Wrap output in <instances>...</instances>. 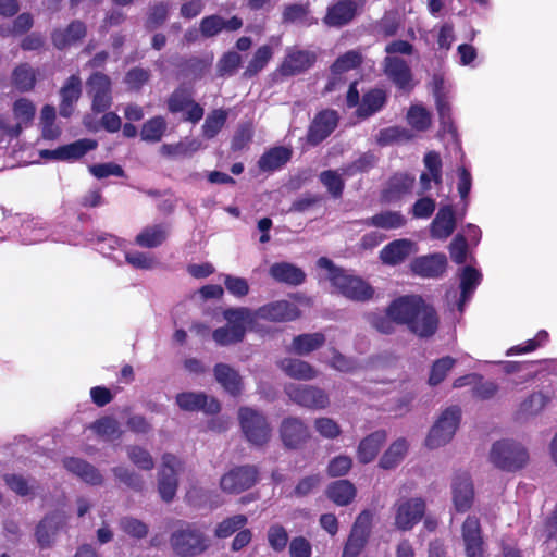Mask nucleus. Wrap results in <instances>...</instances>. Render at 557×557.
Segmentation results:
<instances>
[{
	"label": "nucleus",
	"instance_id": "1",
	"mask_svg": "<svg viewBox=\"0 0 557 557\" xmlns=\"http://www.w3.org/2000/svg\"><path fill=\"white\" fill-rule=\"evenodd\" d=\"M391 313L401 325L421 338L433 336L438 329V315L433 306L421 296H400L391 301Z\"/></svg>",
	"mask_w": 557,
	"mask_h": 557
},
{
	"label": "nucleus",
	"instance_id": "2",
	"mask_svg": "<svg viewBox=\"0 0 557 557\" xmlns=\"http://www.w3.org/2000/svg\"><path fill=\"white\" fill-rule=\"evenodd\" d=\"M318 265L329 271V280L341 295L352 301L366 302L373 298L374 288L363 278L350 275L344 269L336 267L326 257L318 260Z\"/></svg>",
	"mask_w": 557,
	"mask_h": 557
},
{
	"label": "nucleus",
	"instance_id": "3",
	"mask_svg": "<svg viewBox=\"0 0 557 557\" xmlns=\"http://www.w3.org/2000/svg\"><path fill=\"white\" fill-rule=\"evenodd\" d=\"M170 545L178 557H196L209 549L211 541L195 523L185 522L171 534Z\"/></svg>",
	"mask_w": 557,
	"mask_h": 557
},
{
	"label": "nucleus",
	"instance_id": "4",
	"mask_svg": "<svg viewBox=\"0 0 557 557\" xmlns=\"http://www.w3.org/2000/svg\"><path fill=\"white\" fill-rule=\"evenodd\" d=\"M227 321L226 326L218 327L212 332L213 341L220 346H228L244 341L247 326L252 327L250 308H227L222 312Z\"/></svg>",
	"mask_w": 557,
	"mask_h": 557
},
{
	"label": "nucleus",
	"instance_id": "5",
	"mask_svg": "<svg viewBox=\"0 0 557 557\" xmlns=\"http://www.w3.org/2000/svg\"><path fill=\"white\" fill-rule=\"evenodd\" d=\"M529 460L528 450L511 440H502L493 444L490 461L498 469L513 472L522 469Z\"/></svg>",
	"mask_w": 557,
	"mask_h": 557
},
{
	"label": "nucleus",
	"instance_id": "6",
	"mask_svg": "<svg viewBox=\"0 0 557 557\" xmlns=\"http://www.w3.org/2000/svg\"><path fill=\"white\" fill-rule=\"evenodd\" d=\"M166 109L171 114L184 113L183 121L197 124L205 114V109L194 99L191 88L184 85L176 87L166 99Z\"/></svg>",
	"mask_w": 557,
	"mask_h": 557
},
{
	"label": "nucleus",
	"instance_id": "7",
	"mask_svg": "<svg viewBox=\"0 0 557 557\" xmlns=\"http://www.w3.org/2000/svg\"><path fill=\"white\" fill-rule=\"evenodd\" d=\"M461 419V409L458 406L446 408L431 428L425 445L431 448H438L447 444L456 433Z\"/></svg>",
	"mask_w": 557,
	"mask_h": 557
},
{
	"label": "nucleus",
	"instance_id": "8",
	"mask_svg": "<svg viewBox=\"0 0 557 557\" xmlns=\"http://www.w3.org/2000/svg\"><path fill=\"white\" fill-rule=\"evenodd\" d=\"M238 419L246 440L255 446L265 445L271 437V426L267 418L259 411L242 407Z\"/></svg>",
	"mask_w": 557,
	"mask_h": 557
},
{
	"label": "nucleus",
	"instance_id": "9",
	"mask_svg": "<svg viewBox=\"0 0 557 557\" xmlns=\"http://www.w3.org/2000/svg\"><path fill=\"white\" fill-rule=\"evenodd\" d=\"M373 513L362 510L351 525L341 557H358L367 546L372 532Z\"/></svg>",
	"mask_w": 557,
	"mask_h": 557
},
{
	"label": "nucleus",
	"instance_id": "10",
	"mask_svg": "<svg viewBox=\"0 0 557 557\" xmlns=\"http://www.w3.org/2000/svg\"><path fill=\"white\" fill-rule=\"evenodd\" d=\"M259 480V469L252 465L235 466L220 479L223 493L237 495L253 487Z\"/></svg>",
	"mask_w": 557,
	"mask_h": 557
},
{
	"label": "nucleus",
	"instance_id": "11",
	"mask_svg": "<svg viewBox=\"0 0 557 557\" xmlns=\"http://www.w3.org/2000/svg\"><path fill=\"white\" fill-rule=\"evenodd\" d=\"M300 315L301 311L298 306L285 299L268 302L256 310L250 309L252 326L259 319L274 323H284L295 321Z\"/></svg>",
	"mask_w": 557,
	"mask_h": 557
},
{
	"label": "nucleus",
	"instance_id": "12",
	"mask_svg": "<svg viewBox=\"0 0 557 557\" xmlns=\"http://www.w3.org/2000/svg\"><path fill=\"white\" fill-rule=\"evenodd\" d=\"M461 539L466 557H490L480 519L468 516L461 524Z\"/></svg>",
	"mask_w": 557,
	"mask_h": 557
},
{
	"label": "nucleus",
	"instance_id": "13",
	"mask_svg": "<svg viewBox=\"0 0 557 557\" xmlns=\"http://www.w3.org/2000/svg\"><path fill=\"white\" fill-rule=\"evenodd\" d=\"M288 398L300 407L320 410L330 405V397L325 391L312 385L289 384L285 387Z\"/></svg>",
	"mask_w": 557,
	"mask_h": 557
},
{
	"label": "nucleus",
	"instance_id": "14",
	"mask_svg": "<svg viewBox=\"0 0 557 557\" xmlns=\"http://www.w3.org/2000/svg\"><path fill=\"white\" fill-rule=\"evenodd\" d=\"M362 5L361 0H333L327 5L322 22L332 28L345 27L356 18Z\"/></svg>",
	"mask_w": 557,
	"mask_h": 557
},
{
	"label": "nucleus",
	"instance_id": "15",
	"mask_svg": "<svg viewBox=\"0 0 557 557\" xmlns=\"http://www.w3.org/2000/svg\"><path fill=\"white\" fill-rule=\"evenodd\" d=\"M182 461L173 454L165 453L162 456V465L158 476V491L165 503L174 499L178 486L177 471Z\"/></svg>",
	"mask_w": 557,
	"mask_h": 557
},
{
	"label": "nucleus",
	"instance_id": "16",
	"mask_svg": "<svg viewBox=\"0 0 557 557\" xmlns=\"http://www.w3.org/2000/svg\"><path fill=\"white\" fill-rule=\"evenodd\" d=\"M87 92L91 98V110L102 113L112 106V83L110 77L102 72L92 73L87 82Z\"/></svg>",
	"mask_w": 557,
	"mask_h": 557
},
{
	"label": "nucleus",
	"instance_id": "17",
	"mask_svg": "<svg viewBox=\"0 0 557 557\" xmlns=\"http://www.w3.org/2000/svg\"><path fill=\"white\" fill-rule=\"evenodd\" d=\"M394 524L396 529L400 531H410L423 518L426 504L423 498L414 497L398 500L394 505Z\"/></svg>",
	"mask_w": 557,
	"mask_h": 557
},
{
	"label": "nucleus",
	"instance_id": "18",
	"mask_svg": "<svg viewBox=\"0 0 557 557\" xmlns=\"http://www.w3.org/2000/svg\"><path fill=\"white\" fill-rule=\"evenodd\" d=\"M280 438L287 449L301 448L311 437L308 425L298 417H286L278 428Z\"/></svg>",
	"mask_w": 557,
	"mask_h": 557
},
{
	"label": "nucleus",
	"instance_id": "19",
	"mask_svg": "<svg viewBox=\"0 0 557 557\" xmlns=\"http://www.w3.org/2000/svg\"><path fill=\"white\" fill-rule=\"evenodd\" d=\"M383 71L398 90L410 94L414 88L413 74L408 63L399 58L387 55L383 61Z\"/></svg>",
	"mask_w": 557,
	"mask_h": 557
},
{
	"label": "nucleus",
	"instance_id": "20",
	"mask_svg": "<svg viewBox=\"0 0 557 557\" xmlns=\"http://www.w3.org/2000/svg\"><path fill=\"white\" fill-rule=\"evenodd\" d=\"M338 125V114L335 110L325 109L315 114L308 133L307 140L317 146L326 139Z\"/></svg>",
	"mask_w": 557,
	"mask_h": 557
},
{
	"label": "nucleus",
	"instance_id": "21",
	"mask_svg": "<svg viewBox=\"0 0 557 557\" xmlns=\"http://www.w3.org/2000/svg\"><path fill=\"white\" fill-rule=\"evenodd\" d=\"M451 495L457 512L468 511L474 502V486L468 472H457L451 482Z\"/></svg>",
	"mask_w": 557,
	"mask_h": 557
},
{
	"label": "nucleus",
	"instance_id": "22",
	"mask_svg": "<svg viewBox=\"0 0 557 557\" xmlns=\"http://www.w3.org/2000/svg\"><path fill=\"white\" fill-rule=\"evenodd\" d=\"M414 183V176L409 173L398 172L393 174L381 191V200L386 203L400 200L412 191Z\"/></svg>",
	"mask_w": 557,
	"mask_h": 557
},
{
	"label": "nucleus",
	"instance_id": "23",
	"mask_svg": "<svg viewBox=\"0 0 557 557\" xmlns=\"http://www.w3.org/2000/svg\"><path fill=\"white\" fill-rule=\"evenodd\" d=\"M317 55L309 50L294 49L287 51L278 71L283 76H294L308 71L314 65Z\"/></svg>",
	"mask_w": 557,
	"mask_h": 557
},
{
	"label": "nucleus",
	"instance_id": "24",
	"mask_svg": "<svg viewBox=\"0 0 557 557\" xmlns=\"http://www.w3.org/2000/svg\"><path fill=\"white\" fill-rule=\"evenodd\" d=\"M66 522L62 511H53L46 515L37 524L35 536L40 548H48L52 545L54 536Z\"/></svg>",
	"mask_w": 557,
	"mask_h": 557
},
{
	"label": "nucleus",
	"instance_id": "25",
	"mask_svg": "<svg viewBox=\"0 0 557 557\" xmlns=\"http://www.w3.org/2000/svg\"><path fill=\"white\" fill-rule=\"evenodd\" d=\"M86 35V24L81 20H74L64 28H54L51 32V41L55 49L64 50L81 42Z\"/></svg>",
	"mask_w": 557,
	"mask_h": 557
},
{
	"label": "nucleus",
	"instance_id": "26",
	"mask_svg": "<svg viewBox=\"0 0 557 557\" xmlns=\"http://www.w3.org/2000/svg\"><path fill=\"white\" fill-rule=\"evenodd\" d=\"M176 404L185 411H203L209 414H215L221 410L218 399L209 398L205 393H180L176 396Z\"/></svg>",
	"mask_w": 557,
	"mask_h": 557
},
{
	"label": "nucleus",
	"instance_id": "27",
	"mask_svg": "<svg viewBox=\"0 0 557 557\" xmlns=\"http://www.w3.org/2000/svg\"><path fill=\"white\" fill-rule=\"evenodd\" d=\"M447 268V258L444 253H432L414 258L410 263L413 274L421 277H440Z\"/></svg>",
	"mask_w": 557,
	"mask_h": 557
},
{
	"label": "nucleus",
	"instance_id": "28",
	"mask_svg": "<svg viewBox=\"0 0 557 557\" xmlns=\"http://www.w3.org/2000/svg\"><path fill=\"white\" fill-rule=\"evenodd\" d=\"M243 27V20L234 15L228 20L223 18L219 14L205 16L200 21L199 30L202 37L212 38L222 30L236 32Z\"/></svg>",
	"mask_w": 557,
	"mask_h": 557
},
{
	"label": "nucleus",
	"instance_id": "29",
	"mask_svg": "<svg viewBox=\"0 0 557 557\" xmlns=\"http://www.w3.org/2000/svg\"><path fill=\"white\" fill-rule=\"evenodd\" d=\"M281 23L285 26L299 25L310 27L317 24V18L311 14L310 3H287L282 9Z\"/></svg>",
	"mask_w": 557,
	"mask_h": 557
},
{
	"label": "nucleus",
	"instance_id": "30",
	"mask_svg": "<svg viewBox=\"0 0 557 557\" xmlns=\"http://www.w3.org/2000/svg\"><path fill=\"white\" fill-rule=\"evenodd\" d=\"M63 466L89 485L99 486L103 484L104 479L99 469L84 459L67 457L63 460Z\"/></svg>",
	"mask_w": 557,
	"mask_h": 557
},
{
	"label": "nucleus",
	"instance_id": "31",
	"mask_svg": "<svg viewBox=\"0 0 557 557\" xmlns=\"http://www.w3.org/2000/svg\"><path fill=\"white\" fill-rule=\"evenodd\" d=\"M456 228V216L453 206H442L430 226L432 238L446 239Z\"/></svg>",
	"mask_w": 557,
	"mask_h": 557
},
{
	"label": "nucleus",
	"instance_id": "32",
	"mask_svg": "<svg viewBox=\"0 0 557 557\" xmlns=\"http://www.w3.org/2000/svg\"><path fill=\"white\" fill-rule=\"evenodd\" d=\"M387 102V92L383 88H370L363 92L361 102L356 110L359 119L366 120L380 112Z\"/></svg>",
	"mask_w": 557,
	"mask_h": 557
},
{
	"label": "nucleus",
	"instance_id": "33",
	"mask_svg": "<svg viewBox=\"0 0 557 557\" xmlns=\"http://www.w3.org/2000/svg\"><path fill=\"white\" fill-rule=\"evenodd\" d=\"M82 95V81L77 75H71L60 89L61 102L59 113L63 117H70L74 111V104Z\"/></svg>",
	"mask_w": 557,
	"mask_h": 557
},
{
	"label": "nucleus",
	"instance_id": "34",
	"mask_svg": "<svg viewBox=\"0 0 557 557\" xmlns=\"http://www.w3.org/2000/svg\"><path fill=\"white\" fill-rule=\"evenodd\" d=\"M270 276L277 283L298 286L306 280L304 270L289 262H275L269 269Z\"/></svg>",
	"mask_w": 557,
	"mask_h": 557
},
{
	"label": "nucleus",
	"instance_id": "35",
	"mask_svg": "<svg viewBox=\"0 0 557 557\" xmlns=\"http://www.w3.org/2000/svg\"><path fill=\"white\" fill-rule=\"evenodd\" d=\"M216 382L230 395L237 397L243 391V379L238 371L226 363H216L213 368Z\"/></svg>",
	"mask_w": 557,
	"mask_h": 557
},
{
	"label": "nucleus",
	"instance_id": "36",
	"mask_svg": "<svg viewBox=\"0 0 557 557\" xmlns=\"http://www.w3.org/2000/svg\"><path fill=\"white\" fill-rule=\"evenodd\" d=\"M386 437L384 430H377L362 438L357 448L358 461L363 465L373 461L386 442Z\"/></svg>",
	"mask_w": 557,
	"mask_h": 557
},
{
	"label": "nucleus",
	"instance_id": "37",
	"mask_svg": "<svg viewBox=\"0 0 557 557\" xmlns=\"http://www.w3.org/2000/svg\"><path fill=\"white\" fill-rule=\"evenodd\" d=\"M293 156L290 148L276 146L270 148L258 160V168L263 172H274L284 166Z\"/></svg>",
	"mask_w": 557,
	"mask_h": 557
},
{
	"label": "nucleus",
	"instance_id": "38",
	"mask_svg": "<svg viewBox=\"0 0 557 557\" xmlns=\"http://www.w3.org/2000/svg\"><path fill=\"white\" fill-rule=\"evenodd\" d=\"M412 245L409 239H395L381 250L380 258L384 264L397 265L409 257Z\"/></svg>",
	"mask_w": 557,
	"mask_h": 557
},
{
	"label": "nucleus",
	"instance_id": "39",
	"mask_svg": "<svg viewBox=\"0 0 557 557\" xmlns=\"http://www.w3.org/2000/svg\"><path fill=\"white\" fill-rule=\"evenodd\" d=\"M325 341V335L321 332L299 334L293 338L289 350L298 356H307L320 349Z\"/></svg>",
	"mask_w": 557,
	"mask_h": 557
},
{
	"label": "nucleus",
	"instance_id": "40",
	"mask_svg": "<svg viewBox=\"0 0 557 557\" xmlns=\"http://www.w3.org/2000/svg\"><path fill=\"white\" fill-rule=\"evenodd\" d=\"M280 368L287 376L299 381L312 380L318 374V371L309 362L296 358L282 359Z\"/></svg>",
	"mask_w": 557,
	"mask_h": 557
},
{
	"label": "nucleus",
	"instance_id": "41",
	"mask_svg": "<svg viewBox=\"0 0 557 557\" xmlns=\"http://www.w3.org/2000/svg\"><path fill=\"white\" fill-rule=\"evenodd\" d=\"M357 490L348 480L332 482L326 488V496L337 506H347L356 497Z\"/></svg>",
	"mask_w": 557,
	"mask_h": 557
},
{
	"label": "nucleus",
	"instance_id": "42",
	"mask_svg": "<svg viewBox=\"0 0 557 557\" xmlns=\"http://www.w3.org/2000/svg\"><path fill=\"white\" fill-rule=\"evenodd\" d=\"M11 81L16 90L27 92L35 88L37 73L28 63H21L14 67Z\"/></svg>",
	"mask_w": 557,
	"mask_h": 557
},
{
	"label": "nucleus",
	"instance_id": "43",
	"mask_svg": "<svg viewBox=\"0 0 557 557\" xmlns=\"http://www.w3.org/2000/svg\"><path fill=\"white\" fill-rule=\"evenodd\" d=\"M408 451V443L405 438L394 441L382 455L379 467L384 470L396 468L405 458Z\"/></svg>",
	"mask_w": 557,
	"mask_h": 557
},
{
	"label": "nucleus",
	"instance_id": "44",
	"mask_svg": "<svg viewBox=\"0 0 557 557\" xmlns=\"http://www.w3.org/2000/svg\"><path fill=\"white\" fill-rule=\"evenodd\" d=\"M391 304L387 306L385 313L369 312L367 314V321L375 331L381 334L391 335L395 333L396 325L399 324L398 320L395 319V314L391 313Z\"/></svg>",
	"mask_w": 557,
	"mask_h": 557
},
{
	"label": "nucleus",
	"instance_id": "45",
	"mask_svg": "<svg viewBox=\"0 0 557 557\" xmlns=\"http://www.w3.org/2000/svg\"><path fill=\"white\" fill-rule=\"evenodd\" d=\"M273 57V49L269 45H263L259 47L251 60L249 61L248 65L246 66L245 71L243 72V77L246 79L252 78L256 75H258L259 72H261L267 64L270 62V60Z\"/></svg>",
	"mask_w": 557,
	"mask_h": 557
},
{
	"label": "nucleus",
	"instance_id": "46",
	"mask_svg": "<svg viewBox=\"0 0 557 557\" xmlns=\"http://www.w3.org/2000/svg\"><path fill=\"white\" fill-rule=\"evenodd\" d=\"M166 239V230L161 224L145 227L135 238L140 247L156 248Z\"/></svg>",
	"mask_w": 557,
	"mask_h": 557
},
{
	"label": "nucleus",
	"instance_id": "47",
	"mask_svg": "<svg viewBox=\"0 0 557 557\" xmlns=\"http://www.w3.org/2000/svg\"><path fill=\"white\" fill-rule=\"evenodd\" d=\"M12 112L14 119L17 121L15 125H20L22 133L24 127H28L33 124L36 107L29 99L18 98L13 103Z\"/></svg>",
	"mask_w": 557,
	"mask_h": 557
},
{
	"label": "nucleus",
	"instance_id": "48",
	"mask_svg": "<svg viewBox=\"0 0 557 557\" xmlns=\"http://www.w3.org/2000/svg\"><path fill=\"white\" fill-rule=\"evenodd\" d=\"M166 127V121L161 115L148 119L141 126L140 138L147 143H158L165 134Z\"/></svg>",
	"mask_w": 557,
	"mask_h": 557
},
{
	"label": "nucleus",
	"instance_id": "49",
	"mask_svg": "<svg viewBox=\"0 0 557 557\" xmlns=\"http://www.w3.org/2000/svg\"><path fill=\"white\" fill-rule=\"evenodd\" d=\"M210 66V61L198 57L182 58L176 63V67L182 75L199 78L208 72Z\"/></svg>",
	"mask_w": 557,
	"mask_h": 557
},
{
	"label": "nucleus",
	"instance_id": "50",
	"mask_svg": "<svg viewBox=\"0 0 557 557\" xmlns=\"http://www.w3.org/2000/svg\"><path fill=\"white\" fill-rule=\"evenodd\" d=\"M227 111L224 109H214L206 117L201 131L206 139L214 138L224 127L227 121Z\"/></svg>",
	"mask_w": 557,
	"mask_h": 557
},
{
	"label": "nucleus",
	"instance_id": "51",
	"mask_svg": "<svg viewBox=\"0 0 557 557\" xmlns=\"http://www.w3.org/2000/svg\"><path fill=\"white\" fill-rule=\"evenodd\" d=\"M98 143L95 139L83 138L74 143L60 146L62 160H77L84 157L88 151L96 149Z\"/></svg>",
	"mask_w": 557,
	"mask_h": 557
},
{
	"label": "nucleus",
	"instance_id": "52",
	"mask_svg": "<svg viewBox=\"0 0 557 557\" xmlns=\"http://www.w3.org/2000/svg\"><path fill=\"white\" fill-rule=\"evenodd\" d=\"M405 216L397 211H383L371 216L367 221V225H372L375 227L384 228V230H396L403 227L406 224Z\"/></svg>",
	"mask_w": 557,
	"mask_h": 557
},
{
	"label": "nucleus",
	"instance_id": "53",
	"mask_svg": "<svg viewBox=\"0 0 557 557\" xmlns=\"http://www.w3.org/2000/svg\"><path fill=\"white\" fill-rule=\"evenodd\" d=\"M362 54L357 50H349L339 55L331 65V73L334 76L342 75L362 64Z\"/></svg>",
	"mask_w": 557,
	"mask_h": 557
},
{
	"label": "nucleus",
	"instance_id": "54",
	"mask_svg": "<svg viewBox=\"0 0 557 557\" xmlns=\"http://www.w3.org/2000/svg\"><path fill=\"white\" fill-rule=\"evenodd\" d=\"M377 162L376 156L371 152L367 151L362 153L359 158L354 160L352 162L344 165L342 168L343 175L351 177L359 173H367L371 169L375 166Z\"/></svg>",
	"mask_w": 557,
	"mask_h": 557
},
{
	"label": "nucleus",
	"instance_id": "55",
	"mask_svg": "<svg viewBox=\"0 0 557 557\" xmlns=\"http://www.w3.org/2000/svg\"><path fill=\"white\" fill-rule=\"evenodd\" d=\"M320 183L326 188L330 196L334 199L343 197L345 181L335 170H325L319 174Z\"/></svg>",
	"mask_w": 557,
	"mask_h": 557
},
{
	"label": "nucleus",
	"instance_id": "56",
	"mask_svg": "<svg viewBox=\"0 0 557 557\" xmlns=\"http://www.w3.org/2000/svg\"><path fill=\"white\" fill-rule=\"evenodd\" d=\"M90 428L97 435L109 440L120 438L123 434L117 420L111 416L97 419Z\"/></svg>",
	"mask_w": 557,
	"mask_h": 557
},
{
	"label": "nucleus",
	"instance_id": "57",
	"mask_svg": "<svg viewBox=\"0 0 557 557\" xmlns=\"http://www.w3.org/2000/svg\"><path fill=\"white\" fill-rule=\"evenodd\" d=\"M247 522L248 518L242 513L227 517L216 524L214 529V535L218 539L230 537L235 532L244 528L247 524Z\"/></svg>",
	"mask_w": 557,
	"mask_h": 557
},
{
	"label": "nucleus",
	"instance_id": "58",
	"mask_svg": "<svg viewBox=\"0 0 557 557\" xmlns=\"http://www.w3.org/2000/svg\"><path fill=\"white\" fill-rule=\"evenodd\" d=\"M267 540L271 549L282 553L289 544V535L286 528L280 523H273L267 531Z\"/></svg>",
	"mask_w": 557,
	"mask_h": 557
},
{
	"label": "nucleus",
	"instance_id": "59",
	"mask_svg": "<svg viewBox=\"0 0 557 557\" xmlns=\"http://www.w3.org/2000/svg\"><path fill=\"white\" fill-rule=\"evenodd\" d=\"M373 33L383 38L393 37L397 34L400 22L396 13L386 12L373 24Z\"/></svg>",
	"mask_w": 557,
	"mask_h": 557
},
{
	"label": "nucleus",
	"instance_id": "60",
	"mask_svg": "<svg viewBox=\"0 0 557 557\" xmlns=\"http://www.w3.org/2000/svg\"><path fill=\"white\" fill-rule=\"evenodd\" d=\"M169 4L165 2H157L149 7L145 21V28L152 32L162 26L168 20Z\"/></svg>",
	"mask_w": 557,
	"mask_h": 557
},
{
	"label": "nucleus",
	"instance_id": "61",
	"mask_svg": "<svg viewBox=\"0 0 557 557\" xmlns=\"http://www.w3.org/2000/svg\"><path fill=\"white\" fill-rule=\"evenodd\" d=\"M549 341V334L545 330H540L535 336L531 339L525 341L523 344L515 345L506 351V356L528 354L536 350L540 347L546 345Z\"/></svg>",
	"mask_w": 557,
	"mask_h": 557
},
{
	"label": "nucleus",
	"instance_id": "62",
	"mask_svg": "<svg viewBox=\"0 0 557 557\" xmlns=\"http://www.w3.org/2000/svg\"><path fill=\"white\" fill-rule=\"evenodd\" d=\"M253 133L255 129L251 121L240 123L233 135L231 150L238 152L246 148L252 141Z\"/></svg>",
	"mask_w": 557,
	"mask_h": 557
},
{
	"label": "nucleus",
	"instance_id": "63",
	"mask_svg": "<svg viewBox=\"0 0 557 557\" xmlns=\"http://www.w3.org/2000/svg\"><path fill=\"white\" fill-rule=\"evenodd\" d=\"M112 473L117 481L133 491L140 492L144 488L141 475L126 467H114L112 468Z\"/></svg>",
	"mask_w": 557,
	"mask_h": 557
},
{
	"label": "nucleus",
	"instance_id": "64",
	"mask_svg": "<svg viewBox=\"0 0 557 557\" xmlns=\"http://www.w3.org/2000/svg\"><path fill=\"white\" fill-rule=\"evenodd\" d=\"M151 72L148 69L134 66L129 69L124 77L128 90L139 91L150 81Z\"/></svg>",
	"mask_w": 557,
	"mask_h": 557
}]
</instances>
